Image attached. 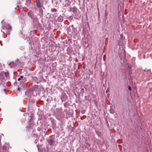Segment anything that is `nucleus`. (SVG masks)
Instances as JSON below:
<instances>
[{
    "label": "nucleus",
    "mask_w": 152,
    "mask_h": 152,
    "mask_svg": "<svg viewBox=\"0 0 152 152\" xmlns=\"http://www.w3.org/2000/svg\"><path fill=\"white\" fill-rule=\"evenodd\" d=\"M11 27L9 24H6L4 29L7 30L9 32L11 31Z\"/></svg>",
    "instance_id": "nucleus-1"
},
{
    "label": "nucleus",
    "mask_w": 152,
    "mask_h": 152,
    "mask_svg": "<svg viewBox=\"0 0 152 152\" xmlns=\"http://www.w3.org/2000/svg\"><path fill=\"white\" fill-rule=\"evenodd\" d=\"M36 3L37 7L40 8L41 7V3L39 0H36Z\"/></svg>",
    "instance_id": "nucleus-2"
},
{
    "label": "nucleus",
    "mask_w": 152,
    "mask_h": 152,
    "mask_svg": "<svg viewBox=\"0 0 152 152\" xmlns=\"http://www.w3.org/2000/svg\"><path fill=\"white\" fill-rule=\"evenodd\" d=\"M58 20L60 22H62L64 20V18L62 16L60 15L58 18Z\"/></svg>",
    "instance_id": "nucleus-3"
},
{
    "label": "nucleus",
    "mask_w": 152,
    "mask_h": 152,
    "mask_svg": "<svg viewBox=\"0 0 152 152\" xmlns=\"http://www.w3.org/2000/svg\"><path fill=\"white\" fill-rule=\"evenodd\" d=\"M72 11L74 13H76L77 12V9L75 7H73Z\"/></svg>",
    "instance_id": "nucleus-4"
},
{
    "label": "nucleus",
    "mask_w": 152,
    "mask_h": 152,
    "mask_svg": "<svg viewBox=\"0 0 152 152\" xmlns=\"http://www.w3.org/2000/svg\"><path fill=\"white\" fill-rule=\"evenodd\" d=\"M4 75L7 78H8L9 76V73L8 72H5Z\"/></svg>",
    "instance_id": "nucleus-5"
},
{
    "label": "nucleus",
    "mask_w": 152,
    "mask_h": 152,
    "mask_svg": "<svg viewBox=\"0 0 152 152\" xmlns=\"http://www.w3.org/2000/svg\"><path fill=\"white\" fill-rule=\"evenodd\" d=\"M53 140L51 139L49 140V143L50 145H52L53 144Z\"/></svg>",
    "instance_id": "nucleus-6"
},
{
    "label": "nucleus",
    "mask_w": 152,
    "mask_h": 152,
    "mask_svg": "<svg viewBox=\"0 0 152 152\" xmlns=\"http://www.w3.org/2000/svg\"><path fill=\"white\" fill-rule=\"evenodd\" d=\"M51 11L52 12H57V10L55 8L52 9L51 10Z\"/></svg>",
    "instance_id": "nucleus-7"
},
{
    "label": "nucleus",
    "mask_w": 152,
    "mask_h": 152,
    "mask_svg": "<svg viewBox=\"0 0 152 152\" xmlns=\"http://www.w3.org/2000/svg\"><path fill=\"white\" fill-rule=\"evenodd\" d=\"M28 83V82L26 81H24V82H23V86H26V83Z\"/></svg>",
    "instance_id": "nucleus-8"
},
{
    "label": "nucleus",
    "mask_w": 152,
    "mask_h": 152,
    "mask_svg": "<svg viewBox=\"0 0 152 152\" xmlns=\"http://www.w3.org/2000/svg\"><path fill=\"white\" fill-rule=\"evenodd\" d=\"M127 67L129 69H131L132 67V66L129 64H127Z\"/></svg>",
    "instance_id": "nucleus-9"
},
{
    "label": "nucleus",
    "mask_w": 152,
    "mask_h": 152,
    "mask_svg": "<svg viewBox=\"0 0 152 152\" xmlns=\"http://www.w3.org/2000/svg\"><path fill=\"white\" fill-rule=\"evenodd\" d=\"M23 76H21L20 77V78L22 80H23Z\"/></svg>",
    "instance_id": "nucleus-10"
},
{
    "label": "nucleus",
    "mask_w": 152,
    "mask_h": 152,
    "mask_svg": "<svg viewBox=\"0 0 152 152\" xmlns=\"http://www.w3.org/2000/svg\"><path fill=\"white\" fill-rule=\"evenodd\" d=\"M128 89H129L130 91H131V87L130 86H129Z\"/></svg>",
    "instance_id": "nucleus-11"
},
{
    "label": "nucleus",
    "mask_w": 152,
    "mask_h": 152,
    "mask_svg": "<svg viewBox=\"0 0 152 152\" xmlns=\"http://www.w3.org/2000/svg\"><path fill=\"white\" fill-rule=\"evenodd\" d=\"M69 18L70 19H73V17L72 16H70L69 17Z\"/></svg>",
    "instance_id": "nucleus-12"
},
{
    "label": "nucleus",
    "mask_w": 152,
    "mask_h": 152,
    "mask_svg": "<svg viewBox=\"0 0 152 152\" xmlns=\"http://www.w3.org/2000/svg\"><path fill=\"white\" fill-rule=\"evenodd\" d=\"M21 80V79L20 78H18V81H20V80Z\"/></svg>",
    "instance_id": "nucleus-13"
},
{
    "label": "nucleus",
    "mask_w": 152,
    "mask_h": 152,
    "mask_svg": "<svg viewBox=\"0 0 152 152\" xmlns=\"http://www.w3.org/2000/svg\"><path fill=\"white\" fill-rule=\"evenodd\" d=\"M107 16V13H106L105 14V16Z\"/></svg>",
    "instance_id": "nucleus-14"
}]
</instances>
